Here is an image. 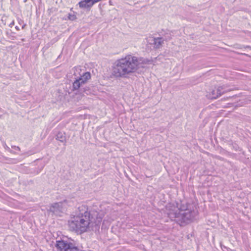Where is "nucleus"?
Wrapping results in <instances>:
<instances>
[{
  "label": "nucleus",
  "instance_id": "6e6552de",
  "mask_svg": "<svg viewBox=\"0 0 251 251\" xmlns=\"http://www.w3.org/2000/svg\"><path fill=\"white\" fill-rule=\"evenodd\" d=\"M221 93L219 91L218 89L216 90H214L211 94H209L208 97L210 99H216L218 98L220 96H221Z\"/></svg>",
  "mask_w": 251,
  "mask_h": 251
},
{
  "label": "nucleus",
  "instance_id": "20e7f679",
  "mask_svg": "<svg viewBox=\"0 0 251 251\" xmlns=\"http://www.w3.org/2000/svg\"><path fill=\"white\" fill-rule=\"evenodd\" d=\"M55 247L58 251H80L71 239L56 241Z\"/></svg>",
  "mask_w": 251,
  "mask_h": 251
},
{
  "label": "nucleus",
  "instance_id": "9d476101",
  "mask_svg": "<svg viewBox=\"0 0 251 251\" xmlns=\"http://www.w3.org/2000/svg\"><path fill=\"white\" fill-rule=\"evenodd\" d=\"M77 70H79V69H76V71H77Z\"/></svg>",
  "mask_w": 251,
  "mask_h": 251
},
{
  "label": "nucleus",
  "instance_id": "423d86ee",
  "mask_svg": "<svg viewBox=\"0 0 251 251\" xmlns=\"http://www.w3.org/2000/svg\"><path fill=\"white\" fill-rule=\"evenodd\" d=\"M63 205V203L62 202L54 203L50 207V211L56 215H59L60 212H62L65 210Z\"/></svg>",
  "mask_w": 251,
  "mask_h": 251
},
{
  "label": "nucleus",
  "instance_id": "39448f33",
  "mask_svg": "<svg viewBox=\"0 0 251 251\" xmlns=\"http://www.w3.org/2000/svg\"><path fill=\"white\" fill-rule=\"evenodd\" d=\"M91 77V75L89 73H85L78 79H76L73 83V87L75 89H77L79 88L81 84L86 82Z\"/></svg>",
  "mask_w": 251,
  "mask_h": 251
},
{
  "label": "nucleus",
  "instance_id": "0eeeda50",
  "mask_svg": "<svg viewBox=\"0 0 251 251\" xmlns=\"http://www.w3.org/2000/svg\"><path fill=\"white\" fill-rule=\"evenodd\" d=\"M148 42L150 44L154 45V47L157 48H159L163 42V41L161 38H154L152 37H149L147 38Z\"/></svg>",
  "mask_w": 251,
  "mask_h": 251
},
{
  "label": "nucleus",
  "instance_id": "1a4fd4ad",
  "mask_svg": "<svg viewBox=\"0 0 251 251\" xmlns=\"http://www.w3.org/2000/svg\"><path fill=\"white\" fill-rule=\"evenodd\" d=\"M69 18L70 20H74V19L75 18V17L74 16H71H71H69Z\"/></svg>",
  "mask_w": 251,
  "mask_h": 251
},
{
  "label": "nucleus",
  "instance_id": "f03ea898",
  "mask_svg": "<svg viewBox=\"0 0 251 251\" xmlns=\"http://www.w3.org/2000/svg\"><path fill=\"white\" fill-rule=\"evenodd\" d=\"M102 218L97 211L75 213L71 215L68 226L70 230L81 234L89 230L94 224L100 223Z\"/></svg>",
  "mask_w": 251,
  "mask_h": 251
},
{
  "label": "nucleus",
  "instance_id": "7ed1b4c3",
  "mask_svg": "<svg viewBox=\"0 0 251 251\" xmlns=\"http://www.w3.org/2000/svg\"><path fill=\"white\" fill-rule=\"evenodd\" d=\"M182 205L178 207L175 204H169L166 208V213L168 217L172 220L176 221L180 226H183L188 224L193 219L194 213L185 211L187 210L186 206H184L185 203L184 201L182 202Z\"/></svg>",
  "mask_w": 251,
  "mask_h": 251
},
{
  "label": "nucleus",
  "instance_id": "f257e3e1",
  "mask_svg": "<svg viewBox=\"0 0 251 251\" xmlns=\"http://www.w3.org/2000/svg\"><path fill=\"white\" fill-rule=\"evenodd\" d=\"M148 61L143 60L141 58L131 54L117 60L113 64L111 74L116 78H128L130 76L136 73L143 65Z\"/></svg>",
  "mask_w": 251,
  "mask_h": 251
}]
</instances>
